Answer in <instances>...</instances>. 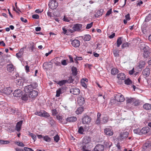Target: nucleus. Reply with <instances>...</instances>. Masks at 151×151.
<instances>
[{"instance_id":"obj_1","label":"nucleus","mask_w":151,"mask_h":151,"mask_svg":"<svg viewBox=\"0 0 151 151\" xmlns=\"http://www.w3.org/2000/svg\"><path fill=\"white\" fill-rule=\"evenodd\" d=\"M48 5L50 8L52 9H54L58 7V4L56 0H51L50 1Z\"/></svg>"},{"instance_id":"obj_2","label":"nucleus","mask_w":151,"mask_h":151,"mask_svg":"<svg viewBox=\"0 0 151 151\" xmlns=\"http://www.w3.org/2000/svg\"><path fill=\"white\" fill-rule=\"evenodd\" d=\"M151 149V141L147 140L142 146L143 151H149Z\"/></svg>"},{"instance_id":"obj_3","label":"nucleus","mask_w":151,"mask_h":151,"mask_svg":"<svg viewBox=\"0 0 151 151\" xmlns=\"http://www.w3.org/2000/svg\"><path fill=\"white\" fill-rule=\"evenodd\" d=\"M6 67L7 71L10 73H14L16 70L15 66L12 64H7Z\"/></svg>"},{"instance_id":"obj_4","label":"nucleus","mask_w":151,"mask_h":151,"mask_svg":"<svg viewBox=\"0 0 151 151\" xmlns=\"http://www.w3.org/2000/svg\"><path fill=\"white\" fill-rule=\"evenodd\" d=\"M91 120V118L89 116L86 115L82 118V122L83 124H88L90 123Z\"/></svg>"},{"instance_id":"obj_5","label":"nucleus","mask_w":151,"mask_h":151,"mask_svg":"<svg viewBox=\"0 0 151 151\" xmlns=\"http://www.w3.org/2000/svg\"><path fill=\"white\" fill-rule=\"evenodd\" d=\"M105 134L108 136H110L113 134V130L111 127H108L104 129Z\"/></svg>"},{"instance_id":"obj_6","label":"nucleus","mask_w":151,"mask_h":151,"mask_svg":"<svg viewBox=\"0 0 151 151\" xmlns=\"http://www.w3.org/2000/svg\"><path fill=\"white\" fill-rule=\"evenodd\" d=\"M38 92L35 90H32L30 92L29 94V98L35 99L37 96Z\"/></svg>"},{"instance_id":"obj_7","label":"nucleus","mask_w":151,"mask_h":151,"mask_svg":"<svg viewBox=\"0 0 151 151\" xmlns=\"http://www.w3.org/2000/svg\"><path fill=\"white\" fill-rule=\"evenodd\" d=\"M115 99L118 102H123L125 100L124 96L120 93L116 94Z\"/></svg>"},{"instance_id":"obj_8","label":"nucleus","mask_w":151,"mask_h":151,"mask_svg":"<svg viewBox=\"0 0 151 151\" xmlns=\"http://www.w3.org/2000/svg\"><path fill=\"white\" fill-rule=\"evenodd\" d=\"M82 25L81 24L77 23L74 24L72 28L74 31H80L82 28Z\"/></svg>"},{"instance_id":"obj_9","label":"nucleus","mask_w":151,"mask_h":151,"mask_svg":"<svg viewBox=\"0 0 151 151\" xmlns=\"http://www.w3.org/2000/svg\"><path fill=\"white\" fill-rule=\"evenodd\" d=\"M80 42L78 40L75 39L71 42L72 46L75 47H78L80 45Z\"/></svg>"},{"instance_id":"obj_10","label":"nucleus","mask_w":151,"mask_h":151,"mask_svg":"<svg viewBox=\"0 0 151 151\" xmlns=\"http://www.w3.org/2000/svg\"><path fill=\"white\" fill-rule=\"evenodd\" d=\"M144 52L143 53V56L144 58H147L150 57L151 58L150 55V52L147 50L146 47L143 48Z\"/></svg>"},{"instance_id":"obj_11","label":"nucleus","mask_w":151,"mask_h":151,"mask_svg":"<svg viewBox=\"0 0 151 151\" xmlns=\"http://www.w3.org/2000/svg\"><path fill=\"white\" fill-rule=\"evenodd\" d=\"M70 92L74 95H77L79 94L80 90L76 88H72L70 90Z\"/></svg>"},{"instance_id":"obj_12","label":"nucleus","mask_w":151,"mask_h":151,"mask_svg":"<svg viewBox=\"0 0 151 151\" xmlns=\"http://www.w3.org/2000/svg\"><path fill=\"white\" fill-rule=\"evenodd\" d=\"M129 133L127 132L121 133L120 134L119 138L120 139L122 140L126 138L128 136Z\"/></svg>"},{"instance_id":"obj_13","label":"nucleus","mask_w":151,"mask_h":151,"mask_svg":"<svg viewBox=\"0 0 151 151\" xmlns=\"http://www.w3.org/2000/svg\"><path fill=\"white\" fill-rule=\"evenodd\" d=\"M77 102L78 104L80 106L83 105L85 102L84 98L81 96H79L78 98Z\"/></svg>"},{"instance_id":"obj_14","label":"nucleus","mask_w":151,"mask_h":151,"mask_svg":"<svg viewBox=\"0 0 151 151\" xmlns=\"http://www.w3.org/2000/svg\"><path fill=\"white\" fill-rule=\"evenodd\" d=\"M77 120V118L75 116H70L67 117L66 119V123L67 122H73L76 121Z\"/></svg>"},{"instance_id":"obj_15","label":"nucleus","mask_w":151,"mask_h":151,"mask_svg":"<svg viewBox=\"0 0 151 151\" xmlns=\"http://www.w3.org/2000/svg\"><path fill=\"white\" fill-rule=\"evenodd\" d=\"M104 149V146L101 145H97L94 149V151H103Z\"/></svg>"},{"instance_id":"obj_16","label":"nucleus","mask_w":151,"mask_h":151,"mask_svg":"<svg viewBox=\"0 0 151 151\" xmlns=\"http://www.w3.org/2000/svg\"><path fill=\"white\" fill-rule=\"evenodd\" d=\"M22 91L21 90L17 89L13 93L14 96L16 97H20L22 95Z\"/></svg>"},{"instance_id":"obj_17","label":"nucleus","mask_w":151,"mask_h":151,"mask_svg":"<svg viewBox=\"0 0 151 151\" xmlns=\"http://www.w3.org/2000/svg\"><path fill=\"white\" fill-rule=\"evenodd\" d=\"M142 74L143 76L147 77L149 76L150 74V71L149 68H146L142 72Z\"/></svg>"},{"instance_id":"obj_18","label":"nucleus","mask_w":151,"mask_h":151,"mask_svg":"<svg viewBox=\"0 0 151 151\" xmlns=\"http://www.w3.org/2000/svg\"><path fill=\"white\" fill-rule=\"evenodd\" d=\"M91 141V138L88 136L84 137L83 139V143L86 145H88Z\"/></svg>"},{"instance_id":"obj_19","label":"nucleus","mask_w":151,"mask_h":151,"mask_svg":"<svg viewBox=\"0 0 151 151\" xmlns=\"http://www.w3.org/2000/svg\"><path fill=\"white\" fill-rule=\"evenodd\" d=\"M56 118L59 121V122L60 123L63 124H66V122H65L66 121H65L64 119L61 116L58 115L56 116Z\"/></svg>"},{"instance_id":"obj_20","label":"nucleus","mask_w":151,"mask_h":151,"mask_svg":"<svg viewBox=\"0 0 151 151\" xmlns=\"http://www.w3.org/2000/svg\"><path fill=\"white\" fill-rule=\"evenodd\" d=\"M22 122V121H20L17 123L16 126V129L17 131L19 132L21 130Z\"/></svg>"},{"instance_id":"obj_21","label":"nucleus","mask_w":151,"mask_h":151,"mask_svg":"<svg viewBox=\"0 0 151 151\" xmlns=\"http://www.w3.org/2000/svg\"><path fill=\"white\" fill-rule=\"evenodd\" d=\"M141 130V134H145L148 133L150 131V129L149 127H143Z\"/></svg>"},{"instance_id":"obj_22","label":"nucleus","mask_w":151,"mask_h":151,"mask_svg":"<svg viewBox=\"0 0 151 151\" xmlns=\"http://www.w3.org/2000/svg\"><path fill=\"white\" fill-rule=\"evenodd\" d=\"M82 38L84 41H88L91 40V36L89 35H86L84 36H81Z\"/></svg>"},{"instance_id":"obj_23","label":"nucleus","mask_w":151,"mask_h":151,"mask_svg":"<svg viewBox=\"0 0 151 151\" xmlns=\"http://www.w3.org/2000/svg\"><path fill=\"white\" fill-rule=\"evenodd\" d=\"M3 91L4 93L7 95H9L12 93V91L11 88L9 87L5 88Z\"/></svg>"},{"instance_id":"obj_24","label":"nucleus","mask_w":151,"mask_h":151,"mask_svg":"<svg viewBox=\"0 0 151 151\" xmlns=\"http://www.w3.org/2000/svg\"><path fill=\"white\" fill-rule=\"evenodd\" d=\"M145 65V62L144 61H140L138 63V66L139 69H142L144 68Z\"/></svg>"},{"instance_id":"obj_25","label":"nucleus","mask_w":151,"mask_h":151,"mask_svg":"<svg viewBox=\"0 0 151 151\" xmlns=\"http://www.w3.org/2000/svg\"><path fill=\"white\" fill-rule=\"evenodd\" d=\"M134 99L132 98H127L126 102L127 105L129 104H133V102L134 101Z\"/></svg>"},{"instance_id":"obj_26","label":"nucleus","mask_w":151,"mask_h":151,"mask_svg":"<svg viewBox=\"0 0 151 151\" xmlns=\"http://www.w3.org/2000/svg\"><path fill=\"white\" fill-rule=\"evenodd\" d=\"M24 91L26 93H29L31 91V90H32L31 86L27 85L24 88Z\"/></svg>"},{"instance_id":"obj_27","label":"nucleus","mask_w":151,"mask_h":151,"mask_svg":"<svg viewBox=\"0 0 151 151\" xmlns=\"http://www.w3.org/2000/svg\"><path fill=\"white\" fill-rule=\"evenodd\" d=\"M117 78L121 80H124L125 78V75L123 73H119L117 75Z\"/></svg>"},{"instance_id":"obj_28","label":"nucleus","mask_w":151,"mask_h":151,"mask_svg":"<svg viewBox=\"0 0 151 151\" xmlns=\"http://www.w3.org/2000/svg\"><path fill=\"white\" fill-rule=\"evenodd\" d=\"M88 146V145L85 144L84 145L82 146L81 149V150L83 151H90L89 150L88 148L89 147V148H91V145H90L89 147Z\"/></svg>"},{"instance_id":"obj_29","label":"nucleus","mask_w":151,"mask_h":151,"mask_svg":"<svg viewBox=\"0 0 151 151\" xmlns=\"http://www.w3.org/2000/svg\"><path fill=\"white\" fill-rule=\"evenodd\" d=\"M84 109L83 107H80L78 108L76 111V113L77 114H81L84 111Z\"/></svg>"},{"instance_id":"obj_30","label":"nucleus","mask_w":151,"mask_h":151,"mask_svg":"<svg viewBox=\"0 0 151 151\" xmlns=\"http://www.w3.org/2000/svg\"><path fill=\"white\" fill-rule=\"evenodd\" d=\"M143 107L146 110H150L151 109V104L148 103H146L143 105Z\"/></svg>"},{"instance_id":"obj_31","label":"nucleus","mask_w":151,"mask_h":151,"mask_svg":"<svg viewBox=\"0 0 151 151\" xmlns=\"http://www.w3.org/2000/svg\"><path fill=\"white\" fill-rule=\"evenodd\" d=\"M104 144L106 148H110L112 145V142L109 141H105L104 142Z\"/></svg>"},{"instance_id":"obj_32","label":"nucleus","mask_w":151,"mask_h":151,"mask_svg":"<svg viewBox=\"0 0 151 151\" xmlns=\"http://www.w3.org/2000/svg\"><path fill=\"white\" fill-rule=\"evenodd\" d=\"M123 41V38L122 37H119L117 39L116 41L117 47H119L122 44Z\"/></svg>"},{"instance_id":"obj_33","label":"nucleus","mask_w":151,"mask_h":151,"mask_svg":"<svg viewBox=\"0 0 151 151\" xmlns=\"http://www.w3.org/2000/svg\"><path fill=\"white\" fill-rule=\"evenodd\" d=\"M108 117L106 115H104L102 119V123L103 124H104L108 121Z\"/></svg>"},{"instance_id":"obj_34","label":"nucleus","mask_w":151,"mask_h":151,"mask_svg":"<svg viewBox=\"0 0 151 151\" xmlns=\"http://www.w3.org/2000/svg\"><path fill=\"white\" fill-rule=\"evenodd\" d=\"M113 52L114 57H118L119 56L120 50H114Z\"/></svg>"},{"instance_id":"obj_35","label":"nucleus","mask_w":151,"mask_h":151,"mask_svg":"<svg viewBox=\"0 0 151 151\" xmlns=\"http://www.w3.org/2000/svg\"><path fill=\"white\" fill-rule=\"evenodd\" d=\"M119 72L118 70L115 68H113L111 70V73L113 75H116Z\"/></svg>"},{"instance_id":"obj_36","label":"nucleus","mask_w":151,"mask_h":151,"mask_svg":"<svg viewBox=\"0 0 151 151\" xmlns=\"http://www.w3.org/2000/svg\"><path fill=\"white\" fill-rule=\"evenodd\" d=\"M72 73L74 76H76L77 74V68L74 66H73L72 68Z\"/></svg>"},{"instance_id":"obj_37","label":"nucleus","mask_w":151,"mask_h":151,"mask_svg":"<svg viewBox=\"0 0 151 151\" xmlns=\"http://www.w3.org/2000/svg\"><path fill=\"white\" fill-rule=\"evenodd\" d=\"M125 84L127 85H130L132 84V82L129 78L127 79L124 81Z\"/></svg>"},{"instance_id":"obj_38","label":"nucleus","mask_w":151,"mask_h":151,"mask_svg":"<svg viewBox=\"0 0 151 151\" xmlns=\"http://www.w3.org/2000/svg\"><path fill=\"white\" fill-rule=\"evenodd\" d=\"M56 83L60 86H62L65 83H67V80H63L59 81H58Z\"/></svg>"},{"instance_id":"obj_39","label":"nucleus","mask_w":151,"mask_h":151,"mask_svg":"<svg viewBox=\"0 0 151 151\" xmlns=\"http://www.w3.org/2000/svg\"><path fill=\"white\" fill-rule=\"evenodd\" d=\"M30 45L29 47L31 49L32 51H33L34 49H35V45L33 42L31 41L29 43Z\"/></svg>"},{"instance_id":"obj_40","label":"nucleus","mask_w":151,"mask_h":151,"mask_svg":"<svg viewBox=\"0 0 151 151\" xmlns=\"http://www.w3.org/2000/svg\"><path fill=\"white\" fill-rule=\"evenodd\" d=\"M29 135L32 137V138L34 140V141H35L36 140V135L33 133L29 132Z\"/></svg>"},{"instance_id":"obj_41","label":"nucleus","mask_w":151,"mask_h":151,"mask_svg":"<svg viewBox=\"0 0 151 151\" xmlns=\"http://www.w3.org/2000/svg\"><path fill=\"white\" fill-rule=\"evenodd\" d=\"M134 132L135 134H138L139 135H141V130L139 129L138 128L135 129L134 130Z\"/></svg>"},{"instance_id":"obj_42","label":"nucleus","mask_w":151,"mask_h":151,"mask_svg":"<svg viewBox=\"0 0 151 151\" xmlns=\"http://www.w3.org/2000/svg\"><path fill=\"white\" fill-rule=\"evenodd\" d=\"M44 140L48 142H50L51 141V138L47 135H46L43 137Z\"/></svg>"},{"instance_id":"obj_43","label":"nucleus","mask_w":151,"mask_h":151,"mask_svg":"<svg viewBox=\"0 0 151 151\" xmlns=\"http://www.w3.org/2000/svg\"><path fill=\"white\" fill-rule=\"evenodd\" d=\"M15 144L17 145L18 146L20 147H23L25 146L24 144L21 142H15Z\"/></svg>"},{"instance_id":"obj_44","label":"nucleus","mask_w":151,"mask_h":151,"mask_svg":"<svg viewBox=\"0 0 151 151\" xmlns=\"http://www.w3.org/2000/svg\"><path fill=\"white\" fill-rule=\"evenodd\" d=\"M43 115L42 116L44 117H48L50 116V115L47 112L45 111H42Z\"/></svg>"},{"instance_id":"obj_45","label":"nucleus","mask_w":151,"mask_h":151,"mask_svg":"<svg viewBox=\"0 0 151 151\" xmlns=\"http://www.w3.org/2000/svg\"><path fill=\"white\" fill-rule=\"evenodd\" d=\"M84 132V129L83 127L82 126L80 127L78 129V132L80 134H82Z\"/></svg>"},{"instance_id":"obj_46","label":"nucleus","mask_w":151,"mask_h":151,"mask_svg":"<svg viewBox=\"0 0 151 151\" xmlns=\"http://www.w3.org/2000/svg\"><path fill=\"white\" fill-rule=\"evenodd\" d=\"M130 43L128 42H126L123 44L122 46V48L123 49L125 47H129Z\"/></svg>"},{"instance_id":"obj_47","label":"nucleus","mask_w":151,"mask_h":151,"mask_svg":"<svg viewBox=\"0 0 151 151\" xmlns=\"http://www.w3.org/2000/svg\"><path fill=\"white\" fill-rule=\"evenodd\" d=\"M61 93V89L60 88H59L56 91V96L57 97H59Z\"/></svg>"},{"instance_id":"obj_48","label":"nucleus","mask_w":151,"mask_h":151,"mask_svg":"<svg viewBox=\"0 0 151 151\" xmlns=\"http://www.w3.org/2000/svg\"><path fill=\"white\" fill-rule=\"evenodd\" d=\"M30 85L31 86L32 89H35L37 87V84L36 83H31Z\"/></svg>"},{"instance_id":"obj_49","label":"nucleus","mask_w":151,"mask_h":151,"mask_svg":"<svg viewBox=\"0 0 151 151\" xmlns=\"http://www.w3.org/2000/svg\"><path fill=\"white\" fill-rule=\"evenodd\" d=\"M35 115H37L40 116H42L43 115L42 113V111H37L35 112Z\"/></svg>"},{"instance_id":"obj_50","label":"nucleus","mask_w":151,"mask_h":151,"mask_svg":"<svg viewBox=\"0 0 151 151\" xmlns=\"http://www.w3.org/2000/svg\"><path fill=\"white\" fill-rule=\"evenodd\" d=\"M81 84L82 86L85 87L86 88L87 87L86 84L84 82V79H82L81 80Z\"/></svg>"},{"instance_id":"obj_51","label":"nucleus","mask_w":151,"mask_h":151,"mask_svg":"<svg viewBox=\"0 0 151 151\" xmlns=\"http://www.w3.org/2000/svg\"><path fill=\"white\" fill-rule=\"evenodd\" d=\"M16 84L19 85H23V83L22 82V80L21 79L17 80L16 82Z\"/></svg>"},{"instance_id":"obj_52","label":"nucleus","mask_w":151,"mask_h":151,"mask_svg":"<svg viewBox=\"0 0 151 151\" xmlns=\"http://www.w3.org/2000/svg\"><path fill=\"white\" fill-rule=\"evenodd\" d=\"M54 140L56 142H58L59 139V137L58 135H56V136L54 137Z\"/></svg>"},{"instance_id":"obj_53","label":"nucleus","mask_w":151,"mask_h":151,"mask_svg":"<svg viewBox=\"0 0 151 151\" xmlns=\"http://www.w3.org/2000/svg\"><path fill=\"white\" fill-rule=\"evenodd\" d=\"M63 30V33L65 34H66L67 35H69V34H68V30L66 29L64 27L62 28Z\"/></svg>"},{"instance_id":"obj_54","label":"nucleus","mask_w":151,"mask_h":151,"mask_svg":"<svg viewBox=\"0 0 151 151\" xmlns=\"http://www.w3.org/2000/svg\"><path fill=\"white\" fill-rule=\"evenodd\" d=\"M133 104L135 106H137L139 105V101L137 100H136L135 99H134V102H133Z\"/></svg>"},{"instance_id":"obj_55","label":"nucleus","mask_w":151,"mask_h":151,"mask_svg":"<svg viewBox=\"0 0 151 151\" xmlns=\"http://www.w3.org/2000/svg\"><path fill=\"white\" fill-rule=\"evenodd\" d=\"M73 81V79L72 76L69 77V79L67 80V83H72Z\"/></svg>"},{"instance_id":"obj_56","label":"nucleus","mask_w":151,"mask_h":151,"mask_svg":"<svg viewBox=\"0 0 151 151\" xmlns=\"http://www.w3.org/2000/svg\"><path fill=\"white\" fill-rule=\"evenodd\" d=\"M43 66L44 68L47 69L48 66V63L47 62L44 63L43 65Z\"/></svg>"},{"instance_id":"obj_57","label":"nucleus","mask_w":151,"mask_h":151,"mask_svg":"<svg viewBox=\"0 0 151 151\" xmlns=\"http://www.w3.org/2000/svg\"><path fill=\"white\" fill-rule=\"evenodd\" d=\"M24 150L25 151H34V150L31 148L26 147L24 148Z\"/></svg>"},{"instance_id":"obj_58","label":"nucleus","mask_w":151,"mask_h":151,"mask_svg":"<svg viewBox=\"0 0 151 151\" xmlns=\"http://www.w3.org/2000/svg\"><path fill=\"white\" fill-rule=\"evenodd\" d=\"M9 141H4L3 140H0V143L2 144H6L9 143Z\"/></svg>"},{"instance_id":"obj_59","label":"nucleus","mask_w":151,"mask_h":151,"mask_svg":"<svg viewBox=\"0 0 151 151\" xmlns=\"http://www.w3.org/2000/svg\"><path fill=\"white\" fill-rule=\"evenodd\" d=\"M22 99L23 100L26 101L28 100V96L27 95H23L22 97Z\"/></svg>"},{"instance_id":"obj_60","label":"nucleus","mask_w":151,"mask_h":151,"mask_svg":"<svg viewBox=\"0 0 151 151\" xmlns=\"http://www.w3.org/2000/svg\"><path fill=\"white\" fill-rule=\"evenodd\" d=\"M93 24V22H91L90 24H88L86 27V29H89L92 26Z\"/></svg>"},{"instance_id":"obj_61","label":"nucleus","mask_w":151,"mask_h":151,"mask_svg":"<svg viewBox=\"0 0 151 151\" xmlns=\"http://www.w3.org/2000/svg\"><path fill=\"white\" fill-rule=\"evenodd\" d=\"M52 115H53V116L55 115L58 113L57 110L56 109H52Z\"/></svg>"},{"instance_id":"obj_62","label":"nucleus","mask_w":151,"mask_h":151,"mask_svg":"<svg viewBox=\"0 0 151 151\" xmlns=\"http://www.w3.org/2000/svg\"><path fill=\"white\" fill-rule=\"evenodd\" d=\"M112 12V9H109L108 11L107 12L106 15V16H108Z\"/></svg>"},{"instance_id":"obj_63","label":"nucleus","mask_w":151,"mask_h":151,"mask_svg":"<svg viewBox=\"0 0 151 151\" xmlns=\"http://www.w3.org/2000/svg\"><path fill=\"white\" fill-rule=\"evenodd\" d=\"M22 55L23 54L22 53L19 52L16 54V56L18 58H21Z\"/></svg>"},{"instance_id":"obj_64","label":"nucleus","mask_w":151,"mask_h":151,"mask_svg":"<svg viewBox=\"0 0 151 151\" xmlns=\"http://www.w3.org/2000/svg\"><path fill=\"white\" fill-rule=\"evenodd\" d=\"M32 18L35 19H38L39 18V16L37 14H34L32 16Z\"/></svg>"}]
</instances>
